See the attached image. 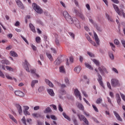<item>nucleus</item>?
Listing matches in <instances>:
<instances>
[{
    "label": "nucleus",
    "mask_w": 125,
    "mask_h": 125,
    "mask_svg": "<svg viewBox=\"0 0 125 125\" xmlns=\"http://www.w3.org/2000/svg\"><path fill=\"white\" fill-rule=\"evenodd\" d=\"M1 63L3 64H5V65H9L10 64L9 61L7 60H2L1 61Z\"/></svg>",
    "instance_id": "c85d7f7f"
},
{
    "label": "nucleus",
    "mask_w": 125,
    "mask_h": 125,
    "mask_svg": "<svg viewBox=\"0 0 125 125\" xmlns=\"http://www.w3.org/2000/svg\"><path fill=\"white\" fill-rule=\"evenodd\" d=\"M16 2L20 8L21 9H24V5H23V3H22V2L20 1V0H16Z\"/></svg>",
    "instance_id": "dca6fc26"
},
{
    "label": "nucleus",
    "mask_w": 125,
    "mask_h": 125,
    "mask_svg": "<svg viewBox=\"0 0 125 125\" xmlns=\"http://www.w3.org/2000/svg\"><path fill=\"white\" fill-rule=\"evenodd\" d=\"M23 108H24V111H28V110L30 109V107H29V106L27 105L23 106Z\"/></svg>",
    "instance_id": "bf43d9fd"
},
{
    "label": "nucleus",
    "mask_w": 125,
    "mask_h": 125,
    "mask_svg": "<svg viewBox=\"0 0 125 125\" xmlns=\"http://www.w3.org/2000/svg\"><path fill=\"white\" fill-rule=\"evenodd\" d=\"M59 70L60 73H62L63 74H65V73H66V71H65V68H64V66L60 67Z\"/></svg>",
    "instance_id": "cd10ccee"
},
{
    "label": "nucleus",
    "mask_w": 125,
    "mask_h": 125,
    "mask_svg": "<svg viewBox=\"0 0 125 125\" xmlns=\"http://www.w3.org/2000/svg\"><path fill=\"white\" fill-rule=\"evenodd\" d=\"M113 8H114L115 11L117 12L118 15H120V16H122V15H123V17L125 18V12H124V10L120 11L119 7H118V5L115 4H113Z\"/></svg>",
    "instance_id": "f03ea898"
},
{
    "label": "nucleus",
    "mask_w": 125,
    "mask_h": 125,
    "mask_svg": "<svg viewBox=\"0 0 125 125\" xmlns=\"http://www.w3.org/2000/svg\"><path fill=\"white\" fill-rule=\"evenodd\" d=\"M9 118H10V119L13 121V122H14L16 124H17V120L15 119V118L13 117L11 114H9Z\"/></svg>",
    "instance_id": "a878e982"
},
{
    "label": "nucleus",
    "mask_w": 125,
    "mask_h": 125,
    "mask_svg": "<svg viewBox=\"0 0 125 125\" xmlns=\"http://www.w3.org/2000/svg\"><path fill=\"white\" fill-rule=\"evenodd\" d=\"M64 82L66 84V85H70V81H69V79L66 78L64 79Z\"/></svg>",
    "instance_id": "58836bf2"
},
{
    "label": "nucleus",
    "mask_w": 125,
    "mask_h": 125,
    "mask_svg": "<svg viewBox=\"0 0 125 125\" xmlns=\"http://www.w3.org/2000/svg\"><path fill=\"white\" fill-rule=\"evenodd\" d=\"M77 117H78L79 120L81 121H83V122H84L86 125H89L88 120H87V119H86V118H85V117H84V116L81 114H78Z\"/></svg>",
    "instance_id": "39448f33"
},
{
    "label": "nucleus",
    "mask_w": 125,
    "mask_h": 125,
    "mask_svg": "<svg viewBox=\"0 0 125 125\" xmlns=\"http://www.w3.org/2000/svg\"><path fill=\"white\" fill-rule=\"evenodd\" d=\"M98 69H99V71H100L101 74H103V72H104V71L106 70V69H105V67H104V66H102V67H99Z\"/></svg>",
    "instance_id": "7c9ffc66"
},
{
    "label": "nucleus",
    "mask_w": 125,
    "mask_h": 125,
    "mask_svg": "<svg viewBox=\"0 0 125 125\" xmlns=\"http://www.w3.org/2000/svg\"><path fill=\"white\" fill-rule=\"evenodd\" d=\"M50 106L53 107V109H55V110H57V107L56 106V105L54 104H51L50 105Z\"/></svg>",
    "instance_id": "e2e57ef3"
},
{
    "label": "nucleus",
    "mask_w": 125,
    "mask_h": 125,
    "mask_svg": "<svg viewBox=\"0 0 125 125\" xmlns=\"http://www.w3.org/2000/svg\"><path fill=\"white\" fill-rule=\"evenodd\" d=\"M5 67L8 71H11V72H13V68H12L11 67L9 66H6Z\"/></svg>",
    "instance_id": "37998d69"
},
{
    "label": "nucleus",
    "mask_w": 125,
    "mask_h": 125,
    "mask_svg": "<svg viewBox=\"0 0 125 125\" xmlns=\"http://www.w3.org/2000/svg\"><path fill=\"white\" fill-rule=\"evenodd\" d=\"M36 42L37 43H40L41 42V37H37L36 38Z\"/></svg>",
    "instance_id": "de8ad7c7"
},
{
    "label": "nucleus",
    "mask_w": 125,
    "mask_h": 125,
    "mask_svg": "<svg viewBox=\"0 0 125 125\" xmlns=\"http://www.w3.org/2000/svg\"><path fill=\"white\" fill-rule=\"evenodd\" d=\"M111 83L112 86L113 87H116L117 86H120L121 85V84L120 83V82L117 79H113L111 80Z\"/></svg>",
    "instance_id": "423d86ee"
},
{
    "label": "nucleus",
    "mask_w": 125,
    "mask_h": 125,
    "mask_svg": "<svg viewBox=\"0 0 125 125\" xmlns=\"http://www.w3.org/2000/svg\"><path fill=\"white\" fill-rule=\"evenodd\" d=\"M47 57L50 60V61H53V58H52V56L50 53H46Z\"/></svg>",
    "instance_id": "473e14b6"
},
{
    "label": "nucleus",
    "mask_w": 125,
    "mask_h": 125,
    "mask_svg": "<svg viewBox=\"0 0 125 125\" xmlns=\"http://www.w3.org/2000/svg\"><path fill=\"white\" fill-rule=\"evenodd\" d=\"M74 94L76 97H79L80 100L82 101V95H81V93L78 89L74 90Z\"/></svg>",
    "instance_id": "9d476101"
},
{
    "label": "nucleus",
    "mask_w": 125,
    "mask_h": 125,
    "mask_svg": "<svg viewBox=\"0 0 125 125\" xmlns=\"http://www.w3.org/2000/svg\"><path fill=\"white\" fill-rule=\"evenodd\" d=\"M73 24H74L78 29H81V23H80L79 20L76 19L75 20L73 21Z\"/></svg>",
    "instance_id": "4468645a"
},
{
    "label": "nucleus",
    "mask_w": 125,
    "mask_h": 125,
    "mask_svg": "<svg viewBox=\"0 0 125 125\" xmlns=\"http://www.w3.org/2000/svg\"><path fill=\"white\" fill-rule=\"evenodd\" d=\"M52 110H51V108H50L49 107H47L44 111V113L45 114H46L47 113H50V112H52Z\"/></svg>",
    "instance_id": "c756f323"
},
{
    "label": "nucleus",
    "mask_w": 125,
    "mask_h": 125,
    "mask_svg": "<svg viewBox=\"0 0 125 125\" xmlns=\"http://www.w3.org/2000/svg\"><path fill=\"white\" fill-rule=\"evenodd\" d=\"M33 109L34 111H38V110H40V106L39 105L35 106Z\"/></svg>",
    "instance_id": "13d9d810"
},
{
    "label": "nucleus",
    "mask_w": 125,
    "mask_h": 125,
    "mask_svg": "<svg viewBox=\"0 0 125 125\" xmlns=\"http://www.w3.org/2000/svg\"><path fill=\"white\" fill-rule=\"evenodd\" d=\"M32 116L34 118H41V114L39 113H32Z\"/></svg>",
    "instance_id": "72a5a7b5"
},
{
    "label": "nucleus",
    "mask_w": 125,
    "mask_h": 125,
    "mask_svg": "<svg viewBox=\"0 0 125 125\" xmlns=\"http://www.w3.org/2000/svg\"><path fill=\"white\" fill-rule=\"evenodd\" d=\"M10 54L11 56H13V57H18V55L15 51H11L10 52Z\"/></svg>",
    "instance_id": "5701e85b"
},
{
    "label": "nucleus",
    "mask_w": 125,
    "mask_h": 125,
    "mask_svg": "<svg viewBox=\"0 0 125 125\" xmlns=\"http://www.w3.org/2000/svg\"><path fill=\"white\" fill-rule=\"evenodd\" d=\"M47 91L51 96H54V95H55L54 91H53V90L52 89H48L47 90Z\"/></svg>",
    "instance_id": "aec40b11"
},
{
    "label": "nucleus",
    "mask_w": 125,
    "mask_h": 125,
    "mask_svg": "<svg viewBox=\"0 0 125 125\" xmlns=\"http://www.w3.org/2000/svg\"><path fill=\"white\" fill-rule=\"evenodd\" d=\"M109 56L110 59H111V60H114V59H115V57H114V54H113V53H109Z\"/></svg>",
    "instance_id": "79ce46f5"
},
{
    "label": "nucleus",
    "mask_w": 125,
    "mask_h": 125,
    "mask_svg": "<svg viewBox=\"0 0 125 125\" xmlns=\"http://www.w3.org/2000/svg\"><path fill=\"white\" fill-rule=\"evenodd\" d=\"M93 62L96 64V66H99V64H100L99 62L96 59H93Z\"/></svg>",
    "instance_id": "4c0bfd02"
},
{
    "label": "nucleus",
    "mask_w": 125,
    "mask_h": 125,
    "mask_svg": "<svg viewBox=\"0 0 125 125\" xmlns=\"http://www.w3.org/2000/svg\"><path fill=\"white\" fill-rule=\"evenodd\" d=\"M73 121L75 125H78V121H77L76 118H73Z\"/></svg>",
    "instance_id": "0e129e2a"
},
{
    "label": "nucleus",
    "mask_w": 125,
    "mask_h": 125,
    "mask_svg": "<svg viewBox=\"0 0 125 125\" xmlns=\"http://www.w3.org/2000/svg\"><path fill=\"white\" fill-rule=\"evenodd\" d=\"M31 47L34 51H36L37 50V47H36V46H35V45L32 44Z\"/></svg>",
    "instance_id": "052dcab7"
},
{
    "label": "nucleus",
    "mask_w": 125,
    "mask_h": 125,
    "mask_svg": "<svg viewBox=\"0 0 125 125\" xmlns=\"http://www.w3.org/2000/svg\"><path fill=\"white\" fill-rule=\"evenodd\" d=\"M63 15L69 24H73L74 21H73V19H72V17L69 15V13H67L66 11L63 12Z\"/></svg>",
    "instance_id": "f257e3e1"
},
{
    "label": "nucleus",
    "mask_w": 125,
    "mask_h": 125,
    "mask_svg": "<svg viewBox=\"0 0 125 125\" xmlns=\"http://www.w3.org/2000/svg\"><path fill=\"white\" fill-rule=\"evenodd\" d=\"M114 42L115 44H116V45H119V44H120V41H119V40L115 39Z\"/></svg>",
    "instance_id": "8fccbe9b"
},
{
    "label": "nucleus",
    "mask_w": 125,
    "mask_h": 125,
    "mask_svg": "<svg viewBox=\"0 0 125 125\" xmlns=\"http://www.w3.org/2000/svg\"><path fill=\"white\" fill-rule=\"evenodd\" d=\"M73 24H74L78 29H81V23H80L79 20L76 19L75 20L73 21Z\"/></svg>",
    "instance_id": "ddd939ff"
},
{
    "label": "nucleus",
    "mask_w": 125,
    "mask_h": 125,
    "mask_svg": "<svg viewBox=\"0 0 125 125\" xmlns=\"http://www.w3.org/2000/svg\"><path fill=\"white\" fill-rule=\"evenodd\" d=\"M65 87H66V85L65 84H61V89L59 91L60 98H62L61 95H65V94H66V91L63 89L65 88Z\"/></svg>",
    "instance_id": "20e7f679"
},
{
    "label": "nucleus",
    "mask_w": 125,
    "mask_h": 125,
    "mask_svg": "<svg viewBox=\"0 0 125 125\" xmlns=\"http://www.w3.org/2000/svg\"><path fill=\"white\" fill-rule=\"evenodd\" d=\"M32 6L37 13H38L39 14H42V9L41 7L38 5L36 3H33L32 4Z\"/></svg>",
    "instance_id": "7ed1b4c3"
},
{
    "label": "nucleus",
    "mask_w": 125,
    "mask_h": 125,
    "mask_svg": "<svg viewBox=\"0 0 125 125\" xmlns=\"http://www.w3.org/2000/svg\"><path fill=\"white\" fill-rule=\"evenodd\" d=\"M87 53L88 55L90 56V57H94V54H93L92 53H91L90 52H87Z\"/></svg>",
    "instance_id": "6e6d98bb"
},
{
    "label": "nucleus",
    "mask_w": 125,
    "mask_h": 125,
    "mask_svg": "<svg viewBox=\"0 0 125 125\" xmlns=\"http://www.w3.org/2000/svg\"><path fill=\"white\" fill-rule=\"evenodd\" d=\"M92 107L94 110L97 113H98L99 111L98 110V108H97V107L96 106L94 105V104H92Z\"/></svg>",
    "instance_id": "a18cd8bd"
},
{
    "label": "nucleus",
    "mask_w": 125,
    "mask_h": 125,
    "mask_svg": "<svg viewBox=\"0 0 125 125\" xmlns=\"http://www.w3.org/2000/svg\"><path fill=\"white\" fill-rule=\"evenodd\" d=\"M5 76L6 78L7 79V80H13L12 77H11V76H10V75H9V74L6 73L5 74Z\"/></svg>",
    "instance_id": "ea45409f"
},
{
    "label": "nucleus",
    "mask_w": 125,
    "mask_h": 125,
    "mask_svg": "<svg viewBox=\"0 0 125 125\" xmlns=\"http://www.w3.org/2000/svg\"><path fill=\"white\" fill-rule=\"evenodd\" d=\"M85 67L86 68H88V69H89L90 70H93V67H91V65L90 64L87 63H85Z\"/></svg>",
    "instance_id": "c9c22d12"
},
{
    "label": "nucleus",
    "mask_w": 125,
    "mask_h": 125,
    "mask_svg": "<svg viewBox=\"0 0 125 125\" xmlns=\"http://www.w3.org/2000/svg\"><path fill=\"white\" fill-rule=\"evenodd\" d=\"M83 99L84 101L85 102V103L87 104V105H88V106H90V104H89V102H88L87 100L85 99V98H83Z\"/></svg>",
    "instance_id": "69168bd1"
},
{
    "label": "nucleus",
    "mask_w": 125,
    "mask_h": 125,
    "mask_svg": "<svg viewBox=\"0 0 125 125\" xmlns=\"http://www.w3.org/2000/svg\"><path fill=\"white\" fill-rule=\"evenodd\" d=\"M21 38L23 40V41H24L25 42H26L27 44H29V42H28V41H27V39L25 38V37H23V36H21Z\"/></svg>",
    "instance_id": "864d4df0"
},
{
    "label": "nucleus",
    "mask_w": 125,
    "mask_h": 125,
    "mask_svg": "<svg viewBox=\"0 0 125 125\" xmlns=\"http://www.w3.org/2000/svg\"><path fill=\"white\" fill-rule=\"evenodd\" d=\"M23 113L25 116H30V112L28 110H23Z\"/></svg>",
    "instance_id": "3c124183"
},
{
    "label": "nucleus",
    "mask_w": 125,
    "mask_h": 125,
    "mask_svg": "<svg viewBox=\"0 0 125 125\" xmlns=\"http://www.w3.org/2000/svg\"><path fill=\"white\" fill-rule=\"evenodd\" d=\"M29 27L32 32H33V33H36V29H35V26H34V25H33V24L30 23Z\"/></svg>",
    "instance_id": "4be33fe9"
},
{
    "label": "nucleus",
    "mask_w": 125,
    "mask_h": 125,
    "mask_svg": "<svg viewBox=\"0 0 125 125\" xmlns=\"http://www.w3.org/2000/svg\"><path fill=\"white\" fill-rule=\"evenodd\" d=\"M101 102H102V99L101 98L98 99L96 102L97 104H100Z\"/></svg>",
    "instance_id": "603ef678"
},
{
    "label": "nucleus",
    "mask_w": 125,
    "mask_h": 125,
    "mask_svg": "<svg viewBox=\"0 0 125 125\" xmlns=\"http://www.w3.org/2000/svg\"><path fill=\"white\" fill-rule=\"evenodd\" d=\"M50 118L51 119H52V120H57V119L56 118V117L54 115H50Z\"/></svg>",
    "instance_id": "680f3d73"
},
{
    "label": "nucleus",
    "mask_w": 125,
    "mask_h": 125,
    "mask_svg": "<svg viewBox=\"0 0 125 125\" xmlns=\"http://www.w3.org/2000/svg\"><path fill=\"white\" fill-rule=\"evenodd\" d=\"M31 74H34L35 75L36 74V69H31L30 70Z\"/></svg>",
    "instance_id": "774afa93"
},
{
    "label": "nucleus",
    "mask_w": 125,
    "mask_h": 125,
    "mask_svg": "<svg viewBox=\"0 0 125 125\" xmlns=\"http://www.w3.org/2000/svg\"><path fill=\"white\" fill-rule=\"evenodd\" d=\"M0 77L3 78V79H4L5 78L4 74L2 73V72L1 71H0Z\"/></svg>",
    "instance_id": "338daca9"
},
{
    "label": "nucleus",
    "mask_w": 125,
    "mask_h": 125,
    "mask_svg": "<svg viewBox=\"0 0 125 125\" xmlns=\"http://www.w3.org/2000/svg\"><path fill=\"white\" fill-rule=\"evenodd\" d=\"M98 81L100 85H101L103 88H104V84H103V82L102 81V76H101V75L98 73Z\"/></svg>",
    "instance_id": "1a4fd4ad"
},
{
    "label": "nucleus",
    "mask_w": 125,
    "mask_h": 125,
    "mask_svg": "<svg viewBox=\"0 0 125 125\" xmlns=\"http://www.w3.org/2000/svg\"><path fill=\"white\" fill-rule=\"evenodd\" d=\"M69 35L70 36L71 38H73V39H75V34L72 32H69Z\"/></svg>",
    "instance_id": "4d7b16f0"
},
{
    "label": "nucleus",
    "mask_w": 125,
    "mask_h": 125,
    "mask_svg": "<svg viewBox=\"0 0 125 125\" xmlns=\"http://www.w3.org/2000/svg\"><path fill=\"white\" fill-rule=\"evenodd\" d=\"M94 36L95 41L97 44H98V45H99V42H100V40H99V38H98V36H97V34L95 32H94Z\"/></svg>",
    "instance_id": "f3484780"
},
{
    "label": "nucleus",
    "mask_w": 125,
    "mask_h": 125,
    "mask_svg": "<svg viewBox=\"0 0 125 125\" xmlns=\"http://www.w3.org/2000/svg\"><path fill=\"white\" fill-rule=\"evenodd\" d=\"M61 63V61L60 60H57L54 62V64L58 66V65H60Z\"/></svg>",
    "instance_id": "f704fd0d"
},
{
    "label": "nucleus",
    "mask_w": 125,
    "mask_h": 125,
    "mask_svg": "<svg viewBox=\"0 0 125 125\" xmlns=\"http://www.w3.org/2000/svg\"><path fill=\"white\" fill-rule=\"evenodd\" d=\"M73 11V12H74V13H76V15L81 18V19H82L83 20L84 19V16H83V13L82 12H79L76 8H74Z\"/></svg>",
    "instance_id": "0eeeda50"
},
{
    "label": "nucleus",
    "mask_w": 125,
    "mask_h": 125,
    "mask_svg": "<svg viewBox=\"0 0 125 125\" xmlns=\"http://www.w3.org/2000/svg\"><path fill=\"white\" fill-rule=\"evenodd\" d=\"M15 94H16L17 96H20L21 97H23L24 95L23 93L21 91H15Z\"/></svg>",
    "instance_id": "a211bd4d"
},
{
    "label": "nucleus",
    "mask_w": 125,
    "mask_h": 125,
    "mask_svg": "<svg viewBox=\"0 0 125 125\" xmlns=\"http://www.w3.org/2000/svg\"><path fill=\"white\" fill-rule=\"evenodd\" d=\"M21 122H22L24 125H27V124L26 123V118H25V116H23L22 117V119H21Z\"/></svg>",
    "instance_id": "09e8293b"
},
{
    "label": "nucleus",
    "mask_w": 125,
    "mask_h": 125,
    "mask_svg": "<svg viewBox=\"0 0 125 125\" xmlns=\"http://www.w3.org/2000/svg\"><path fill=\"white\" fill-rule=\"evenodd\" d=\"M30 67L31 65L29 64V62H28V61H27V60H25L23 64V67L24 68L25 70H26L27 72H30V69H29V68H30Z\"/></svg>",
    "instance_id": "6e6552de"
},
{
    "label": "nucleus",
    "mask_w": 125,
    "mask_h": 125,
    "mask_svg": "<svg viewBox=\"0 0 125 125\" xmlns=\"http://www.w3.org/2000/svg\"><path fill=\"white\" fill-rule=\"evenodd\" d=\"M45 83H46L49 86H50V87H53V83L48 79H45Z\"/></svg>",
    "instance_id": "412c9836"
},
{
    "label": "nucleus",
    "mask_w": 125,
    "mask_h": 125,
    "mask_svg": "<svg viewBox=\"0 0 125 125\" xmlns=\"http://www.w3.org/2000/svg\"><path fill=\"white\" fill-rule=\"evenodd\" d=\"M113 113H114V115L115 116L117 120H118V121H119V122H123V119H122V118L121 117L120 115H119V113H118V112H117V111H114Z\"/></svg>",
    "instance_id": "2eb2a0df"
},
{
    "label": "nucleus",
    "mask_w": 125,
    "mask_h": 125,
    "mask_svg": "<svg viewBox=\"0 0 125 125\" xmlns=\"http://www.w3.org/2000/svg\"><path fill=\"white\" fill-rule=\"evenodd\" d=\"M73 24H74L78 29H81V23H80L79 20L76 19L75 20L73 21Z\"/></svg>",
    "instance_id": "f8f14e48"
},
{
    "label": "nucleus",
    "mask_w": 125,
    "mask_h": 125,
    "mask_svg": "<svg viewBox=\"0 0 125 125\" xmlns=\"http://www.w3.org/2000/svg\"><path fill=\"white\" fill-rule=\"evenodd\" d=\"M82 69V68L81 66H77L74 68V71L76 72V73H77V74H79L80 72H81V70Z\"/></svg>",
    "instance_id": "b1692460"
},
{
    "label": "nucleus",
    "mask_w": 125,
    "mask_h": 125,
    "mask_svg": "<svg viewBox=\"0 0 125 125\" xmlns=\"http://www.w3.org/2000/svg\"><path fill=\"white\" fill-rule=\"evenodd\" d=\"M116 101L118 105H121V101H122V99H121V97H120V94H116Z\"/></svg>",
    "instance_id": "6ab92c4d"
},
{
    "label": "nucleus",
    "mask_w": 125,
    "mask_h": 125,
    "mask_svg": "<svg viewBox=\"0 0 125 125\" xmlns=\"http://www.w3.org/2000/svg\"><path fill=\"white\" fill-rule=\"evenodd\" d=\"M105 16L106 18H107L109 21H110L111 22H113V19H112V18L110 17L109 15H108L107 14H105Z\"/></svg>",
    "instance_id": "e433bc0d"
},
{
    "label": "nucleus",
    "mask_w": 125,
    "mask_h": 125,
    "mask_svg": "<svg viewBox=\"0 0 125 125\" xmlns=\"http://www.w3.org/2000/svg\"><path fill=\"white\" fill-rule=\"evenodd\" d=\"M16 107L18 111L19 114L20 115H22V114H23V111H22V107L21 105L19 104H16Z\"/></svg>",
    "instance_id": "9b49d317"
},
{
    "label": "nucleus",
    "mask_w": 125,
    "mask_h": 125,
    "mask_svg": "<svg viewBox=\"0 0 125 125\" xmlns=\"http://www.w3.org/2000/svg\"><path fill=\"white\" fill-rule=\"evenodd\" d=\"M59 110L60 112H62L63 111V108H62V106L61 105V104H59Z\"/></svg>",
    "instance_id": "5fc2aeb1"
},
{
    "label": "nucleus",
    "mask_w": 125,
    "mask_h": 125,
    "mask_svg": "<svg viewBox=\"0 0 125 125\" xmlns=\"http://www.w3.org/2000/svg\"><path fill=\"white\" fill-rule=\"evenodd\" d=\"M39 83V81L33 80L31 82V86H32V88H34L35 87V84H36V83Z\"/></svg>",
    "instance_id": "393cba45"
},
{
    "label": "nucleus",
    "mask_w": 125,
    "mask_h": 125,
    "mask_svg": "<svg viewBox=\"0 0 125 125\" xmlns=\"http://www.w3.org/2000/svg\"><path fill=\"white\" fill-rule=\"evenodd\" d=\"M43 90H44V87L43 86H40L38 89L39 92H42V91H43Z\"/></svg>",
    "instance_id": "c03bdc74"
},
{
    "label": "nucleus",
    "mask_w": 125,
    "mask_h": 125,
    "mask_svg": "<svg viewBox=\"0 0 125 125\" xmlns=\"http://www.w3.org/2000/svg\"><path fill=\"white\" fill-rule=\"evenodd\" d=\"M62 116H63L64 118L65 119H66V120H68V121H69V122L70 121H71V118H70V117L68 115H67V114L65 112L62 113Z\"/></svg>",
    "instance_id": "bb28decb"
},
{
    "label": "nucleus",
    "mask_w": 125,
    "mask_h": 125,
    "mask_svg": "<svg viewBox=\"0 0 125 125\" xmlns=\"http://www.w3.org/2000/svg\"><path fill=\"white\" fill-rule=\"evenodd\" d=\"M78 108L82 110V111H83L84 110V107H83V104H78Z\"/></svg>",
    "instance_id": "a19ab883"
},
{
    "label": "nucleus",
    "mask_w": 125,
    "mask_h": 125,
    "mask_svg": "<svg viewBox=\"0 0 125 125\" xmlns=\"http://www.w3.org/2000/svg\"><path fill=\"white\" fill-rule=\"evenodd\" d=\"M85 37L89 42L92 41V40H91V38H90V37H89L88 35L85 34Z\"/></svg>",
    "instance_id": "49530a36"
},
{
    "label": "nucleus",
    "mask_w": 125,
    "mask_h": 125,
    "mask_svg": "<svg viewBox=\"0 0 125 125\" xmlns=\"http://www.w3.org/2000/svg\"><path fill=\"white\" fill-rule=\"evenodd\" d=\"M109 44H110V46H111L112 50L113 51H115V50H116V46H115L114 43L110 42H109Z\"/></svg>",
    "instance_id": "2f4dec72"
}]
</instances>
